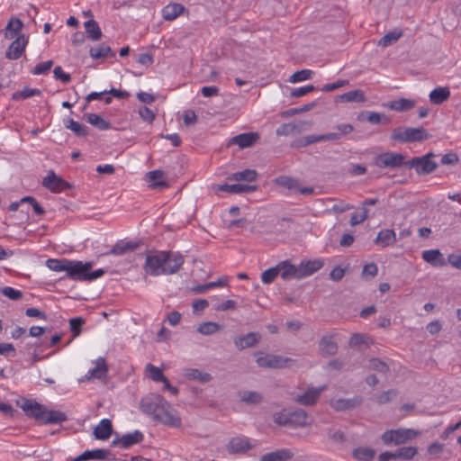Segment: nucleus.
Wrapping results in <instances>:
<instances>
[{
    "instance_id": "obj_56",
    "label": "nucleus",
    "mask_w": 461,
    "mask_h": 461,
    "mask_svg": "<svg viewBox=\"0 0 461 461\" xmlns=\"http://www.w3.org/2000/svg\"><path fill=\"white\" fill-rule=\"evenodd\" d=\"M313 72L310 69H302L294 72L289 78L291 83H296L310 79Z\"/></svg>"
},
{
    "instance_id": "obj_31",
    "label": "nucleus",
    "mask_w": 461,
    "mask_h": 461,
    "mask_svg": "<svg viewBox=\"0 0 461 461\" xmlns=\"http://www.w3.org/2000/svg\"><path fill=\"white\" fill-rule=\"evenodd\" d=\"M165 173L162 170L149 171L146 175V178L152 184L149 185L153 189L168 187V184L163 180Z\"/></svg>"
},
{
    "instance_id": "obj_64",
    "label": "nucleus",
    "mask_w": 461,
    "mask_h": 461,
    "mask_svg": "<svg viewBox=\"0 0 461 461\" xmlns=\"http://www.w3.org/2000/svg\"><path fill=\"white\" fill-rule=\"evenodd\" d=\"M54 77L57 80H60L64 84H68L71 80V77L68 73L63 71L62 68L58 66L53 70Z\"/></svg>"
},
{
    "instance_id": "obj_46",
    "label": "nucleus",
    "mask_w": 461,
    "mask_h": 461,
    "mask_svg": "<svg viewBox=\"0 0 461 461\" xmlns=\"http://www.w3.org/2000/svg\"><path fill=\"white\" fill-rule=\"evenodd\" d=\"M68 264H70V260L67 258H50L46 261V266L52 271L55 272H62L65 271L67 273Z\"/></svg>"
},
{
    "instance_id": "obj_15",
    "label": "nucleus",
    "mask_w": 461,
    "mask_h": 461,
    "mask_svg": "<svg viewBox=\"0 0 461 461\" xmlns=\"http://www.w3.org/2000/svg\"><path fill=\"white\" fill-rule=\"evenodd\" d=\"M261 339V335L257 332H249L245 335L237 336L233 339L235 347L239 350L256 347Z\"/></svg>"
},
{
    "instance_id": "obj_52",
    "label": "nucleus",
    "mask_w": 461,
    "mask_h": 461,
    "mask_svg": "<svg viewBox=\"0 0 461 461\" xmlns=\"http://www.w3.org/2000/svg\"><path fill=\"white\" fill-rule=\"evenodd\" d=\"M221 326L213 321L203 322L199 325L197 331L203 335H212L220 330Z\"/></svg>"
},
{
    "instance_id": "obj_58",
    "label": "nucleus",
    "mask_w": 461,
    "mask_h": 461,
    "mask_svg": "<svg viewBox=\"0 0 461 461\" xmlns=\"http://www.w3.org/2000/svg\"><path fill=\"white\" fill-rule=\"evenodd\" d=\"M396 396L397 391L392 389L375 395V401L379 404H384L391 402Z\"/></svg>"
},
{
    "instance_id": "obj_54",
    "label": "nucleus",
    "mask_w": 461,
    "mask_h": 461,
    "mask_svg": "<svg viewBox=\"0 0 461 461\" xmlns=\"http://www.w3.org/2000/svg\"><path fill=\"white\" fill-rule=\"evenodd\" d=\"M279 271H280V269L278 268V264L274 267H270V268L265 270L261 274L262 282L267 285L271 284L276 279V277L279 275Z\"/></svg>"
},
{
    "instance_id": "obj_18",
    "label": "nucleus",
    "mask_w": 461,
    "mask_h": 461,
    "mask_svg": "<svg viewBox=\"0 0 461 461\" xmlns=\"http://www.w3.org/2000/svg\"><path fill=\"white\" fill-rule=\"evenodd\" d=\"M258 139L259 135L257 132L240 133L232 137L229 141V145H238L240 149L249 148L253 146Z\"/></svg>"
},
{
    "instance_id": "obj_10",
    "label": "nucleus",
    "mask_w": 461,
    "mask_h": 461,
    "mask_svg": "<svg viewBox=\"0 0 461 461\" xmlns=\"http://www.w3.org/2000/svg\"><path fill=\"white\" fill-rule=\"evenodd\" d=\"M289 361L288 357L273 354L260 355L256 359L258 366L263 368H284Z\"/></svg>"
},
{
    "instance_id": "obj_7",
    "label": "nucleus",
    "mask_w": 461,
    "mask_h": 461,
    "mask_svg": "<svg viewBox=\"0 0 461 461\" xmlns=\"http://www.w3.org/2000/svg\"><path fill=\"white\" fill-rule=\"evenodd\" d=\"M375 164L378 167L384 168V167H400L404 162V157L400 153H393V152H385L382 153L380 155H377L375 158Z\"/></svg>"
},
{
    "instance_id": "obj_61",
    "label": "nucleus",
    "mask_w": 461,
    "mask_h": 461,
    "mask_svg": "<svg viewBox=\"0 0 461 461\" xmlns=\"http://www.w3.org/2000/svg\"><path fill=\"white\" fill-rule=\"evenodd\" d=\"M53 66L52 60H48L46 62H41L36 65L32 70V73L34 75H45L47 74L51 67Z\"/></svg>"
},
{
    "instance_id": "obj_23",
    "label": "nucleus",
    "mask_w": 461,
    "mask_h": 461,
    "mask_svg": "<svg viewBox=\"0 0 461 461\" xmlns=\"http://www.w3.org/2000/svg\"><path fill=\"white\" fill-rule=\"evenodd\" d=\"M294 453L288 448H280L275 451L264 454L259 461H288L292 459Z\"/></svg>"
},
{
    "instance_id": "obj_9",
    "label": "nucleus",
    "mask_w": 461,
    "mask_h": 461,
    "mask_svg": "<svg viewBox=\"0 0 461 461\" xmlns=\"http://www.w3.org/2000/svg\"><path fill=\"white\" fill-rule=\"evenodd\" d=\"M20 407L28 417L34 418L39 423L42 424L47 410L44 405L32 400L23 399V402Z\"/></svg>"
},
{
    "instance_id": "obj_35",
    "label": "nucleus",
    "mask_w": 461,
    "mask_h": 461,
    "mask_svg": "<svg viewBox=\"0 0 461 461\" xmlns=\"http://www.w3.org/2000/svg\"><path fill=\"white\" fill-rule=\"evenodd\" d=\"M184 10L185 7L181 4H169L162 9V16L166 21H173L178 17Z\"/></svg>"
},
{
    "instance_id": "obj_16",
    "label": "nucleus",
    "mask_w": 461,
    "mask_h": 461,
    "mask_svg": "<svg viewBox=\"0 0 461 461\" xmlns=\"http://www.w3.org/2000/svg\"><path fill=\"white\" fill-rule=\"evenodd\" d=\"M143 438V434L140 430H135L132 433H128L113 439L112 445L117 446L120 444L122 448L127 449L135 444L140 443Z\"/></svg>"
},
{
    "instance_id": "obj_11",
    "label": "nucleus",
    "mask_w": 461,
    "mask_h": 461,
    "mask_svg": "<svg viewBox=\"0 0 461 461\" xmlns=\"http://www.w3.org/2000/svg\"><path fill=\"white\" fill-rule=\"evenodd\" d=\"M42 185L53 193H60L72 187L68 182L57 176L52 170L43 178Z\"/></svg>"
},
{
    "instance_id": "obj_49",
    "label": "nucleus",
    "mask_w": 461,
    "mask_h": 461,
    "mask_svg": "<svg viewBox=\"0 0 461 461\" xmlns=\"http://www.w3.org/2000/svg\"><path fill=\"white\" fill-rule=\"evenodd\" d=\"M185 376L190 380H197L203 384L208 383L212 379L211 374L202 372L195 368L188 369L185 373Z\"/></svg>"
},
{
    "instance_id": "obj_3",
    "label": "nucleus",
    "mask_w": 461,
    "mask_h": 461,
    "mask_svg": "<svg viewBox=\"0 0 461 461\" xmlns=\"http://www.w3.org/2000/svg\"><path fill=\"white\" fill-rule=\"evenodd\" d=\"M434 153L429 152L422 157H415L405 162L409 168H414L419 176L429 175L436 170L438 164L431 158Z\"/></svg>"
},
{
    "instance_id": "obj_2",
    "label": "nucleus",
    "mask_w": 461,
    "mask_h": 461,
    "mask_svg": "<svg viewBox=\"0 0 461 461\" xmlns=\"http://www.w3.org/2000/svg\"><path fill=\"white\" fill-rule=\"evenodd\" d=\"M273 420L279 426L290 428H303L310 424L306 411L296 409L294 411L283 410L273 414Z\"/></svg>"
},
{
    "instance_id": "obj_43",
    "label": "nucleus",
    "mask_w": 461,
    "mask_h": 461,
    "mask_svg": "<svg viewBox=\"0 0 461 461\" xmlns=\"http://www.w3.org/2000/svg\"><path fill=\"white\" fill-rule=\"evenodd\" d=\"M86 32L92 41H99L102 37V31L99 24L94 19H90L84 23Z\"/></svg>"
},
{
    "instance_id": "obj_50",
    "label": "nucleus",
    "mask_w": 461,
    "mask_h": 461,
    "mask_svg": "<svg viewBox=\"0 0 461 461\" xmlns=\"http://www.w3.org/2000/svg\"><path fill=\"white\" fill-rule=\"evenodd\" d=\"M66 127L78 137H86L88 135V128L85 124L79 123L73 119L68 121Z\"/></svg>"
},
{
    "instance_id": "obj_39",
    "label": "nucleus",
    "mask_w": 461,
    "mask_h": 461,
    "mask_svg": "<svg viewBox=\"0 0 461 461\" xmlns=\"http://www.w3.org/2000/svg\"><path fill=\"white\" fill-rule=\"evenodd\" d=\"M375 456V450L368 447L354 448L352 456L357 461H371Z\"/></svg>"
},
{
    "instance_id": "obj_20",
    "label": "nucleus",
    "mask_w": 461,
    "mask_h": 461,
    "mask_svg": "<svg viewBox=\"0 0 461 461\" xmlns=\"http://www.w3.org/2000/svg\"><path fill=\"white\" fill-rule=\"evenodd\" d=\"M278 268L280 269L279 275L284 280L301 279L298 266L291 264L288 260L278 263Z\"/></svg>"
},
{
    "instance_id": "obj_51",
    "label": "nucleus",
    "mask_w": 461,
    "mask_h": 461,
    "mask_svg": "<svg viewBox=\"0 0 461 461\" xmlns=\"http://www.w3.org/2000/svg\"><path fill=\"white\" fill-rule=\"evenodd\" d=\"M41 94V92L39 89L24 87L21 91L14 92L12 95V99L14 101H18L21 99L31 98L34 95H40Z\"/></svg>"
},
{
    "instance_id": "obj_59",
    "label": "nucleus",
    "mask_w": 461,
    "mask_h": 461,
    "mask_svg": "<svg viewBox=\"0 0 461 461\" xmlns=\"http://www.w3.org/2000/svg\"><path fill=\"white\" fill-rule=\"evenodd\" d=\"M85 320L82 317H76L69 320V328L74 337H77L81 333L82 325Z\"/></svg>"
},
{
    "instance_id": "obj_5",
    "label": "nucleus",
    "mask_w": 461,
    "mask_h": 461,
    "mask_svg": "<svg viewBox=\"0 0 461 461\" xmlns=\"http://www.w3.org/2000/svg\"><path fill=\"white\" fill-rule=\"evenodd\" d=\"M418 434L419 432L409 429L387 430L382 435V440L386 445L391 443L401 445L414 438Z\"/></svg>"
},
{
    "instance_id": "obj_21",
    "label": "nucleus",
    "mask_w": 461,
    "mask_h": 461,
    "mask_svg": "<svg viewBox=\"0 0 461 461\" xmlns=\"http://www.w3.org/2000/svg\"><path fill=\"white\" fill-rule=\"evenodd\" d=\"M258 189L257 185H249L244 184H223L218 185L216 187L217 191L226 192L230 194H243V193H251Z\"/></svg>"
},
{
    "instance_id": "obj_19",
    "label": "nucleus",
    "mask_w": 461,
    "mask_h": 461,
    "mask_svg": "<svg viewBox=\"0 0 461 461\" xmlns=\"http://www.w3.org/2000/svg\"><path fill=\"white\" fill-rule=\"evenodd\" d=\"M422 259L432 267H440L447 265V260L439 249H429L422 251Z\"/></svg>"
},
{
    "instance_id": "obj_6",
    "label": "nucleus",
    "mask_w": 461,
    "mask_h": 461,
    "mask_svg": "<svg viewBox=\"0 0 461 461\" xmlns=\"http://www.w3.org/2000/svg\"><path fill=\"white\" fill-rule=\"evenodd\" d=\"M93 262L70 260L66 276L75 281H87V274L93 267Z\"/></svg>"
},
{
    "instance_id": "obj_24",
    "label": "nucleus",
    "mask_w": 461,
    "mask_h": 461,
    "mask_svg": "<svg viewBox=\"0 0 461 461\" xmlns=\"http://www.w3.org/2000/svg\"><path fill=\"white\" fill-rule=\"evenodd\" d=\"M258 172L255 169L247 168L242 171L231 173L227 180L234 182H255L258 178Z\"/></svg>"
},
{
    "instance_id": "obj_1",
    "label": "nucleus",
    "mask_w": 461,
    "mask_h": 461,
    "mask_svg": "<svg viewBox=\"0 0 461 461\" xmlns=\"http://www.w3.org/2000/svg\"><path fill=\"white\" fill-rule=\"evenodd\" d=\"M184 264L183 256L171 251H154L146 256L144 270L157 276L176 273Z\"/></svg>"
},
{
    "instance_id": "obj_36",
    "label": "nucleus",
    "mask_w": 461,
    "mask_h": 461,
    "mask_svg": "<svg viewBox=\"0 0 461 461\" xmlns=\"http://www.w3.org/2000/svg\"><path fill=\"white\" fill-rule=\"evenodd\" d=\"M95 366L88 371L89 378L103 379L106 377L108 366L104 357H99L95 362Z\"/></svg>"
},
{
    "instance_id": "obj_57",
    "label": "nucleus",
    "mask_w": 461,
    "mask_h": 461,
    "mask_svg": "<svg viewBox=\"0 0 461 461\" xmlns=\"http://www.w3.org/2000/svg\"><path fill=\"white\" fill-rule=\"evenodd\" d=\"M0 294L14 301H18L23 298L22 291L16 290L11 286L0 288Z\"/></svg>"
},
{
    "instance_id": "obj_53",
    "label": "nucleus",
    "mask_w": 461,
    "mask_h": 461,
    "mask_svg": "<svg viewBox=\"0 0 461 461\" xmlns=\"http://www.w3.org/2000/svg\"><path fill=\"white\" fill-rule=\"evenodd\" d=\"M396 458L410 460L417 454V448L414 447H402L396 452Z\"/></svg>"
},
{
    "instance_id": "obj_41",
    "label": "nucleus",
    "mask_w": 461,
    "mask_h": 461,
    "mask_svg": "<svg viewBox=\"0 0 461 461\" xmlns=\"http://www.w3.org/2000/svg\"><path fill=\"white\" fill-rule=\"evenodd\" d=\"M109 454L110 451L105 449L86 450L83 452L81 455H79V459H82L83 461L104 460L107 458Z\"/></svg>"
},
{
    "instance_id": "obj_34",
    "label": "nucleus",
    "mask_w": 461,
    "mask_h": 461,
    "mask_svg": "<svg viewBox=\"0 0 461 461\" xmlns=\"http://www.w3.org/2000/svg\"><path fill=\"white\" fill-rule=\"evenodd\" d=\"M430 137L429 133L423 127L412 128L407 127L406 139L407 142H416L428 140Z\"/></svg>"
},
{
    "instance_id": "obj_28",
    "label": "nucleus",
    "mask_w": 461,
    "mask_h": 461,
    "mask_svg": "<svg viewBox=\"0 0 461 461\" xmlns=\"http://www.w3.org/2000/svg\"><path fill=\"white\" fill-rule=\"evenodd\" d=\"M429 97L431 104L439 105L450 97V90L447 86H438L429 93Z\"/></svg>"
},
{
    "instance_id": "obj_62",
    "label": "nucleus",
    "mask_w": 461,
    "mask_h": 461,
    "mask_svg": "<svg viewBox=\"0 0 461 461\" xmlns=\"http://www.w3.org/2000/svg\"><path fill=\"white\" fill-rule=\"evenodd\" d=\"M368 209L362 208L361 213H353L350 217V224L352 226H356L357 224L362 223L364 221H366L368 218Z\"/></svg>"
},
{
    "instance_id": "obj_38",
    "label": "nucleus",
    "mask_w": 461,
    "mask_h": 461,
    "mask_svg": "<svg viewBox=\"0 0 461 461\" xmlns=\"http://www.w3.org/2000/svg\"><path fill=\"white\" fill-rule=\"evenodd\" d=\"M23 27V22L15 17H13L8 22L5 27V37L6 39H14L20 35V32Z\"/></svg>"
},
{
    "instance_id": "obj_37",
    "label": "nucleus",
    "mask_w": 461,
    "mask_h": 461,
    "mask_svg": "<svg viewBox=\"0 0 461 461\" xmlns=\"http://www.w3.org/2000/svg\"><path fill=\"white\" fill-rule=\"evenodd\" d=\"M85 119L88 123L100 131L109 130L112 127L110 122L104 120L101 115L96 113H86Z\"/></svg>"
},
{
    "instance_id": "obj_55",
    "label": "nucleus",
    "mask_w": 461,
    "mask_h": 461,
    "mask_svg": "<svg viewBox=\"0 0 461 461\" xmlns=\"http://www.w3.org/2000/svg\"><path fill=\"white\" fill-rule=\"evenodd\" d=\"M146 370L149 372V376L155 382H162L166 380V376L162 373V371L153 366L152 364H148L146 366Z\"/></svg>"
},
{
    "instance_id": "obj_13",
    "label": "nucleus",
    "mask_w": 461,
    "mask_h": 461,
    "mask_svg": "<svg viewBox=\"0 0 461 461\" xmlns=\"http://www.w3.org/2000/svg\"><path fill=\"white\" fill-rule=\"evenodd\" d=\"M28 41V37L24 34L18 35L7 49L5 58L10 60L20 59L25 50Z\"/></svg>"
},
{
    "instance_id": "obj_22",
    "label": "nucleus",
    "mask_w": 461,
    "mask_h": 461,
    "mask_svg": "<svg viewBox=\"0 0 461 461\" xmlns=\"http://www.w3.org/2000/svg\"><path fill=\"white\" fill-rule=\"evenodd\" d=\"M323 267V262L320 259L302 261L298 266L301 279L312 276Z\"/></svg>"
},
{
    "instance_id": "obj_60",
    "label": "nucleus",
    "mask_w": 461,
    "mask_h": 461,
    "mask_svg": "<svg viewBox=\"0 0 461 461\" xmlns=\"http://www.w3.org/2000/svg\"><path fill=\"white\" fill-rule=\"evenodd\" d=\"M406 134L407 127H397L393 130L391 139L394 141L405 143L407 142Z\"/></svg>"
},
{
    "instance_id": "obj_30",
    "label": "nucleus",
    "mask_w": 461,
    "mask_h": 461,
    "mask_svg": "<svg viewBox=\"0 0 461 461\" xmlns=\"http://www.w3.org/2000/svg\"><path fill=\"white\" fill-rule=\"evenodd\" d=\"M358 120H366L368 122L372 124H379V123H384L388 124L391 120L388 116L384 114H381L376 112L372 111H363L358 116Z\"/></svg>"
},
{
    "instance_id": "obj_33",
    "label": "nucleus",
    "mask_w": 461,
    "mask_h": 461,
    "mask_svg": "<svg viewBox=\"0 0 461 461\" xmlns=\"http://www.w3.org/2000/svg\"><path fill=\"white\" fill-rule=\"evenodd\" d=\"M320 350L323 355L332 356L337 353L338 345L330 335H326L321 338L319 343Z\"/></svg>"
},
{
    "instance_id": "obj_32",
    "label": "nucleus",
    "mask_w": 461,
    "mask_h": 461,
    "mask_svg": "<svg viewBox=\"0 0 461 461\" xmlns=\"http://www.w3.org/2000/svg\"><path fill=\"white\" fill-rule=\"evenodd\" d=\"M113 431V425L110 420L103 419L94 430V435L97 439H107Z\"/></svg>"
},
{
    "instance_id": "obj_12",
    "label": "nucleus",
    "mask_w": 461,
    "mask_h": 461,
    "mask_svg": "<svg viewBox=\"0 0 461 461\" xmlns=\"http://www.w3.org/2000/svg\"><path fill=\"white\" fill-rule=\"evenodd\" d=\"M275 183L288 190L297 191L303 195H310L314 191L313 187H302L298 179L287 176H280L275 179Z\"/></svg>"
},
{
    "instance_id": "obj_63",
    "label": "nucleus",
    "mask_w": 461,
    "mask_h": 461,
    "mask_svg": "<svg viewBox=\"0 0 461 461\" xmlns=\"http://www.w3.org/2000/svg\"><path fill=\"white\" fill-rule=\"evenodd\" d=\"M327 434L329 438L336 443H344L346 441V436L344 432L339 429H330Z\"/></svg>"
},
{
    "instance_id": "obj_47",
    "label": "nucleus",
    "mask_w": 461,
    "mask_h": 461,
    "mask_svg": "<svg viewBox=\"0 0 461 461\" xmlns=\"http://www.w3.org/2000/svg\"><path fill=\"white\" fill-rule=\"evenodd\" d=\"M302 130V124L296 123H283L276 129L277 136H289L295 133H300Z\"/></svg>"
},
{
    "instance_id": "obj_44",
    "label": "nucleus",
    "mask_w": 461,
    "mask_h": 461,
    "mask_svg": "<svg viewBox=\"0 0 461 461\" xmlns=\"http://www.w3.org/2000/svg\"><path fill=\"white\" fill-rule=\"evenodd\" d=\"M67 420V415L60 411L46 410L42 424H60Z\"/></svg>"
},
{
    "instance_id": "obj_25",
    "label": "nucleus",
    "mask_w": 461,
    "mask_h": 461,
    "mask_svg": "<svg viewBox=\"0 0 461 461\" xmlns=\"http://www.w3.org/2000/svg\"><path fill=\"white\" fill-rule=\"evenodd\" d=\"M416 105V101L407 98H400L384 104V106L396 112H406L411 110Z\"/></svg>"
},
{
    "instance_id": "obj_4",
    "label": "nucleus",
    "mask_w": 461,
    "mask_h": 461,
    "mask_svg": "<svg viewBox=\"0 0 461 461\" xmlns=\"http://www.w3.org/2000/svg\"><path fill=\"white\" fill-rule=\"evenodd\" d=\"M153 420L173 428H179L182 424L181 418L177 411L167 400L160 407L158 414Z\"/></svg>"
},
{
    "instance_id": "obj_27",
    "label": "nucleus",
    "mask_w": 461,
    "mask_h": 461,
    "mask_svg": "<svg viewBox=\"0 0 461 461\" xmlns=\"http://www.w3.org/2000/svg\"><path fill=\"white\" fill-rule=\"evenodd\" d=\"M139 242L120 240L107 254L122 256L127 252L134 251L139 248Z\"/></svg>"
},
{
    "instance_id": "obj_29",
    "label": "nucleus",
    "mask_w": 461,
    "mask_h": 461,
    "mask_svg": "<svg viewBox=\"0 0 461 461\" xmlns=\"http://www.w3.org/2000/svg\"><path fill=\"white\" fill-rule=\"evenodd\" d=\"M396 241V234L393 230L384 229L378 232L375 244L381 246L382 248L388 247Z\"/></svg>"
},
{
    "instance_id": "obj_48",
    "label": "nucleus",
    "mask_w": 461,
    "mask_h": 461,
    "mask_svg": "<svg viewBox=\"0 0 461 461\" xmlns=\"http://www.w3.org/2000/svg\"><path fill=\"white\" fill-rule=\"evenodd\" d=\"M402 36V30H393L392 32H389L384 36H383L379 41L378 46L386 48L390 46L391 44L396 42Z\"/></svg>"
},
{
    "instance_id": "obj_17",
    "label": "nucleus",
    "mask_w": 461,
    "mask_h": 461,
    "mask_svg": "<svg viewBox=\"0 0 461 461\" xmlns=\"http://www.w3.org/2000/svg\"><path fill=\"white\" fill-rule=\"evenodd\" d=\"M362 403V397L339 398L330 401V406L337 411H343L358 407Z\"/></svg>"
},
{
    "instance_id": "obj_8",
    "label": "nucleus",
    "mask_w": 461,
    "mask_h": 461,
    "mask_svg": "<svg viewBox=\"0 0 461 461\" xmlns=\"http://www.w3.org/2000/svg\"><path fill=\"white\" fill-rule=\"evenodd\" d=\"M165 401L166 400L158 394L150 395L141 399L140 408L143 413L154 419Z\"/></svg>"
},
{
    "instance_id": "obj_14",
    "label": "nucleus",
    "mask_w": 461,
    "mask_h": 461,
    "mask_svg": "<svg viewBox=\"0 0 461 461\" xmlns=\"http://www.w3.org/2000/svg\"><path fill=\"white\" fill-rule=\"evenodd\" d=\"M325 389H326L325 385H322V386H320L317 388H315V387L308 388L303 393L298 394L294 398V401L301 405L312 406L318 402L321 393Z\"/></svg>"
},
{
    "instance_id": "obj_42",
    "label": "nucleus",
    "mask_w": 461,
    "mask_h": 461,
    "mask_svg": "<svg viewBox=\"0 0 461 461\" xmlns=\"http://www.w3.org/2000/svg\"><path fill=\"white\" fill-rule=\"evenodd\" d=\"M89 55L93 59H104L108 56H115L111 47L104 43L97 47L90 48Z\"/></svg>"
},
{
    "instance_id": "obj_26",
    "label": "nucleus",
    "mask_w": 461,
    "mask_h": 461,
    "mask_svg": "<svg viewBox=\"0 0 461 461\" xmlns=\"http://www.w3.org/2000/svg\"><path fill=\"white\" fill-rule=\"evenodd\" d=\"M252 447L246 438L236 437L230 440L227 448L230 453L246 452Z\"/></svg>"
},
{
    "instance_id": "obj_40",
    "label": "nucleus",
    "mask_w": 461,
    "mask_h": 461,
    "mask_svg": "<svg viewBox=\"0 0 461 461\" xmlns=\"http://www.w3.org/2000/svg\"><path fill=\"white\" fill-rule=\"evenodd\" d=\"M337 99L343 103H362L366 101V96L363 91L361 90H353L337 96Z\"/></svg>"
},
{
    "instance_id": "obj_45",
    "label": "nucleus",
    "mask_w": 461,
    "mask_h": 461,
    "mask_svg": "<svg viewBox=\"0 0 461 461\" xmlns=\"http://www.w3.org/2000/svg\"><path fill=\"white\" fill-rule=\"evenodd\" d=\"M240 401L248 404L257 405L263 401V396L256 391H243L240 393Z\"/></svg>"
}]
</instances>
